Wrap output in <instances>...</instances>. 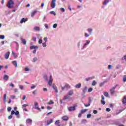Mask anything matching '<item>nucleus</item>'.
Wrapping results in <instances>:
<instances>
[{
  "label": "nucleus",
  "instance_id": "nucleus-1",
  "mask_svg": "<svg viewBox=\"0 0 126 126\" xmlns=\"http://www.w3.org/2000/svg\"><path fill=\"white\" fill-rule=\"evenodd\" d=\"M14 5V2L12 0H9L7 4V7L8 8H12Z\"/></svg>",
  "mask_w": 126,
  "mask_h": 126
},
{
  "label": "nucleus",
  "instance_id": "nucleus-2",
  "mask_svg": "<svg viewBox=\"0 0 126 126\" xmlns=\"http://www.w3.org/2000/svg\"><path fill=\"white\" fill-rule=\"evenodd\" d=\"M76 107H77V104H74L73 106L67 107V110L69 112H72L73 111H75Z\"/></svg>",
  "mask_w": 126,
  "mask_h": 126
},
{
  "label": "nucleus",
  "instance_id": "nucleus-3",
  "mask_svg": "<svg viewBox=\"0 0 126 126\" xmlns=\"http://www.w3.org/2000/svg\"><path fill=\"white\" fill-rule=\"evenodd\" d=\"M117 86H118V85H116L114 86L113 87H112L111 89H110V92L111 95H114V94H115V89H116V88H117Z\"/></svg>",
  "mask_w": 126,
  "mask_h": 126
},
{
  "label": "nucleus",
  "instance_id": "nucleus-4",
  "mask_svg": "<svg viewBox=\"0 0 126 126\" xmlns=\"http://www.w3.org/2000/svg\"><path fill=\"white\" fill-rule=\"evenodd\" d=\"M71 87L68 84H65L64 87H62V90H64L65 89H69Z\"/></svg>",
  "mask_w": 126,
  "mask_h": 126
},
{
  "label": "nucleus",
  "instance_id": "nucleus-5",
  "mask_svg": "<svg viewBox=\"0 0 126 126\" xmlns=\"http://www.w3.org/2000/svg\"><path fill=\"white\" fill-rule=\"evenodd\" d=\"M27 106H29V104H24L22 106L23 110L25 111V112H28V110H27V108H26V107H27Z\"/></svg>",
  "mask_w": 126,
  "mask_h": 126
},
{
  "label": "nucleus",
  "instance_id": "nucleus-6",
  "mask_svg": "<svg viewBox=\"0 0 126 126\" xmlns=\"http://www.w3.org/2000/svg\"><path fill=\"white\" fill-rule=\"evenodd\" d=\"M56 1H57V0H52L51 4L52 8H55L56 7Z\"/></svg>",
  "mask_w": 126,
  "mask_h": 126
},
{
  "label": "nucleus",
  "instance_id": "nucleus-7",
  "mask_svg": "<svg viewBox=\"0 0 126 126\" xmlns=\"http://www.w3.org/2000/svg\"><path fill=\"white\" fill-rule=\"evenodd\" d=\"M53 83V77L52 76H50L49 77V81L48 82V85L49 86H52V84Z\"/></svg>",
  "mask_w": 126,
  "mask_h": 126
},
{
  "label": "nucleus",
  "instance_id": "nucleus-8",
  "mask_svg": "<svg viewBox=\"0 0 126 126\" xmlns=\"http://www.w3.org/2000/svg\"><path fill=\"white\" fill-rule=\"evenodd\" d=\"M52 87L53 89L55 90V92H56V93H58V92H59V90H58V88H57L56 84H53L52 85Z\"/></svg>",
  "mask_w": 126,
  "mask_h": 126
},
{
  "label": "nucleus",
  "instance_id": "nucleus-9",
  "mask_svg": "<svg viewBox=\"0 0 126 126\" xmlns=\"http://www.w3.org/2000/svg\"><path fill=\"white\" fill-rule=\"evenodd\" d=\"M38 103L37 102H34V109H36V110H38V111H41V108H39V107H38Z\"/></svg>",
  "mask_w": 126,
  "mask_h": 126
},
{
  "label": "nucleus",
  "instance_id": "nucleus-10",
  "mask_svg": "<svg viewBox=\"0 0 126 126\" xmlns=\"http://www.w3.org/2000/svg\"><path fill=\"white\" fill-rule=\"evenodd\" d=\"M9 54H10V52H6L4 55V58L6 60L8 59V58H9Z\"/></svg>",
  "mask_w": 126,
  "mask_h": 126
},
{
  "label": "nucleus",
  "instance_id": "nucleus-11",
  "mask_svg": "<svg viewBox=\"0 0 126 126\" xmlns=\"http://www.w3.org/2000/svg\"><path fill=\"white\" fill-rule=\"evenodd\" d=\"M62 120H63V121H68V116H64L62 117Z\"/></svg>",
  "mask_w": 126,
  "mask_h": 126
},
{
  "label": "nucleus",
  "instance_id": "nucleus-12",
  "mask_svg": "<svg viewBox=\"0 0 126 126\" xmlns=\"http://www.w3.org/2000/svg\"><path fill=\"white\" fill-rule=\"evenodd\" d=\"M68 96H72L73 95V90H70L68 93Z\"/></svg>",
  "mask_w": 126,
  "mask_h": 126
},
{
  "label": "nucleus",
  "instance_id": "nucleus-13",
  "mask_svg": "<svg viewBox=\"0 0 126 126\" xmlns=\"http://www.w3.org/2000/svg\"><path fill=\"white\" fill-rule=\"evenodd\" d=\"M28 20V19L27 18L25 19L24 18H23L20 21V23L22 24L23 23V22H26V21H27Z\"/></svg>",
  "mask_w": 126,
  "mask_h": 126
},
{
  "label": "nucleus",
  "instance_id": "nucleus-14",
  "mask_svg": "<svg viewBox=\"0 0 126 126\" xmlns=\"http://www.w3.org/2000/svg\"><path fill=\"white\" fill-rule=\"evenodd\" d=\"M26 123V124H31V125H32V120L28 119H27Z\"/></svg>",
  "mask_w": 126,
  "mask_h": 126
},
{
  "label": "nucleus",
  "instance_id": "nucleus-15",
  "mask_svg": "<svg viewBox=\"0 0 126 126\" xmlns=\"http://www.w3.org/2000/svg\"><path fill=\"white\" fill-rule=\"evenodd\" d=\"M53 119H50V120L47 121V126H49L51 125L52 123H53Z\"/></svg>",
  "mask_w": 126,
  "mask_h": 126
},
{
  "label": "nucleus",
  "instance_id": "nucleus-16",
  "mask_svg": "<svg viewBox=\"0 0 126 126\" xmlns=\"http://www.w3.org/2000/svg\"><path fill=\"white\" fill-rule=\"evenodd\" d=\"M8 78H9L8 75H4V77H3L4 80L7 81V80H8Z\"/></svg>",
  "mask_w": 126,
  "mask_h": 126
},
{
  "label": "nucleus",
  "instance_id": "nucleus-17",
  "mask_svg": "<svg viewBox=\"0 0 126 126\" xmlns=\"http://www.w3.org/2000/svg\"><path fill=\"white\" fill-rule=\"evenodd\" d=\"M122 103L124 105H126V96H124V97L123 98V100H122Z\"/></svg>",
  "mask_w": 126,
  "mask_h": 126
},
{
  "label": "nucleus",
  "instance_id": "nucleus-18",
  "mask_svg": "<svg viewBox=\"0 0 126 126\" xmlns=\"http://www.w3.org/2000/svg\"><path fill=\"white\" fill-rule=\"evenodd\" d=\"M75 87V88H77V89L80 88V87H81V84L79 83V84L76 85Z\"/></svg>",
  "mask_w": 126,
  "mask_h": 126
},
{
  "label": "nucleus",
  "instance_id": "nucleus-19",
  "mask_svg": "<svg viewBox=\"0 0 126 126\" xmlns=\"http://www.w3.org/2000/svg\"><path fill=\"white\" fill-rule=\"evenodd\" d=\"M86 112H87V109H82V110H81L80 113L82 115V114H84V113H85Z\"/></svg>",
  "mask_w": 126,
  "mask_h": 126
},
{
  "label": "nucleus",
  "instance_id": "nucleus-20",
  "mask_svg": "<svg viewBox=\"0 0 126 126\" xmlns=\"http://www.w3.org/2000/svg\"><path fill=\"white\" fill-rule=\"evenodd\" d=\"M12 54L14 58H15V59H16V58H17V54L15 53V52H14V51H12Z\"/></svg>",
  "mask_w": 126,
  "mask_h": 126
},
{
  "label": "nucleus",
  "instance_id": "nucleus-21",
  "mask_svg": "<svg viewBox=\"0 0 126 126\" xmlns=\"http://www.w3.org/2000/svg\"><path fill=\"white\" fill-rule=\"evenodd\" d=\"M37 12H38V11H34L31 14V17H33L34 16V15H35V14H36V13H37Z\"/></svg>",
  "mask_w": 126,
  "mask_h": 126
},
{
  "label": "nucleus",
  "instance_id": "nucleus-22",
  "mask_svg": "<svg viewBox=\"0 0 126 126\" xmlns=\"http://www.w3.org/2000/svg\"><path fill=\"white\" fill-rule=\"evenodd\" d=\"M12 63L13 64H14V65H15L16 67H17L18 65H17V62H16V61H13L12 62Z\"/></svg>",
  "mask_w": 126,
  "mask_h": 126
},
{
  "label": "nucleus",
  "instance_id": "nucleus-23",
  "mask_svg": "<svg viewBox=\"0 0 126 126\" xmlns=\"http://www.w3.org/2000/svg\"><path fill=\"white\" fill-rule=\"evenodd\" d=\"M38 49V46H35V45H32V46H31L30 47V49H31V50H32V49Z\"/></svg>",
  "mask_w": 126,
  "mask_h": 126
},
{
  "label": "nucleus",
  "instance_id": "nucleus-24",
  "mask_svg": "<svg viewBox=\"0 0 126 126\" xmlns=\"http://www.w3.org/2000/svg\"><path fill=\"white\" fill-rule=\"evenodd\" d=\"M21 41L24 45H26V40H25V39L22 38Z\"/></svg>",
  "mask_w": 126,
  "mask_h": 126
},
{
  "label": "nucleus",
  "instance_id": "nucleus-25",
  "mask_svg": "<svg viewBox=\"0 0 126 126\" xmlns=\"http://www.w3.org/2000/svg\"><path fill=\"white\" fill-rule=\"evenodd\" d=\"M90 43V40H87V42L84 45V48H85L87 45H88Z\"/></svg>",
  "mask_w": 126,
  "mask_h": 126
},
{
  "label": "nucleus",
  "instance_id": "nucleus-26",
  "mask_svg": "<svg viewBox=\"0 0 126 126\" xmlns=\"http://www.w3.org/2000/svg\"><path fill=\"white\" fill-rule=\"evenodd\" d=\"M103 94L105 97H109V93L108 92H104Z\"/></svg>",
  "mask_w": 126,
  "mask_h": 126
},
{
  "label": "nucleus",
  "instance_id": "nucleus-27",
  "mask_svg": "<svg viewBox=\"0 0 126 126\" xmlns=\"http://www.w3.org/2000/svg\"><path fill=\"white\" fill-rule=\"evenodd\" d=\"M34 29L35 31H40V28H39V27H35Z\"/></svg>",
  "mask_w": 126,
  "mask_h": 126
},
{
  "label": "nucleus",
  "instance_id": "nucleus-28",
  "mask_svg": "<svg viewBox=\"0 0 126 126\" xmlns=\"http://www.w3.org/2000/svg\"><path fill=\"white\" fill-rule=\"evenodd\" d=\"M96 84H97V82H96L95 80L93 81V83L92 84V86H95Z\"/></svg>",
  "mask_w": 126,
  "mask_h": 126
},
{
  "label": "nucleus",
  "instance_id": "nucleus-29",
  "mask_svg": "<svg viewBox=\"0 0 126 126\" xmlns=\"http://www.w3.org/2000/svg\"><path fill=\"white\" fill-rule=\"evenodd\" d=\"M123 82H126V75H124L123 76Z\"/></svg>",
  "mask_w": 126,
  "mask_h": 126
},
{
  "label": "nucleus",
  "instance_id": "nucleus-30",
  "mask_svg": "<svg viewBox=\"0 0 126 126\" xmlns=\"http://www.w3.org/2000/svg\"><path fill=\"white\" fill-rule=\"evenodd\" d=\"M15 116H17V118H19V116H18V115H19V111H17L15 112Z\"/></svg>",
  "mask_w": 126,
  "mask_h": 126
},
{
  "label": "nucleus",
  "instance_id": "nucleus-31",
  "mask_svg": "<svg viewBox=\"0 0 126 126\" xmlns=\"http://www.w3.org/2000/svg\"><path fill=\"white\" fill-rule=\"evenodd\" d=\"M109 1L110 0H105L103 2V4H104V5H106V4H107V3H108V2H109Z\"/></svg>",
  "mask_w": 126,
  "mask_h": 126
},
{
  "label": "nucleus",
  "instance_id": "nucleus-32",
  "mask_svg": "<svg viewBox=\"0 0 126 126\" xmlns=\"http://www.w3.org/2000/svg\"><path fill=\"white\" fill-rule=\"evenodd\" d=\"M91 102L90 101L89 102V103L88 104H86L85 103L84 104L85 107H89L90 106Z\"/></svg>",
  "mask_w": 126,
  "mask_h": 126
},
{
  "label": "nucleus",
  "instance_id": "nucleus-33",
  "mask_svg": "<svg viewBox=\"0 0 126 126\" xmlns=\"http://www.w3.org/2000/svg\"><path fill=\"white\" fill-rule=\"evenodd\" d=\"M48 105H52L54 104V101L52 100L50 101L49 102L47 103Z\"/></svg>",
  "mask_w": 126,
  "mask_h": 126
},
{
  "label": "nucleus",
  "instance_id": "nucleus-34",
  "mask_svg": "<svg viewBox=\"0 0 126 126\" xmlns=\"http://www.w3.org/2000/svg\"><path fill=\"white\" fill-rule=\"evenodd\" d=\"M86 90H87V87H85L84 88L83 90V92L84 93H85L86 92Z\"/></svg>",
  "mask_w": 126,
  "mask_h": 126
},
{
  "label": "nucleus",
  "instance_id": "nucleus-35",
  "mask_svg": "<svg viewBox=\"0 0 126 126\" xmlns=\"http://www.w3.org/2000/svg\"><path fill=\"white\" fill-rule=\"evenodd\" d=\"M37 60H38V59H37V57L34 58L33 59V60H32L33 63H35V62H37Z\"/></svg>",
  "mask_w": 126,
  "mask_h": 126
},
{
  "label": "nucleus",
  "instance_id": "nucleus-36",
  "mask_svg": "<svg viewBox=\"0 0 126 126\" xmlns=\"http://www.w3.org/2000/svg\"><path fill=\"white\" fill-rule=\"evenodd\" d=\"M69 98V95H65L64 96V100H66V99H68Z\"/></svg>",
  "mask_w": 126,
  "mask_h": 126
},
{
  "label": "nucleus",
  "instance_id": "nucleus-37",
  "mask_svg": "<svg viewBox=\"0 0 126 126\" xmlns=\"http://www.w3.org/2000/svg\"><path fill=\"white\" fill-rule=\"evenodd\" d=\"M93 90V89L92 88H90L88 89V92H92Z\"/></svg>",
  "mask_w": 126,
  "mask_h": 126
},
{
  "label": "nucleus",
  "instance_id": "nucleus-38",
  "mask_svg": "<svg viewBox=\"0 0 126 126\" xmlns=\"http://www.w3.org/2000/svg\"><path fill=\"white\" fill-rule=\"evenodd\" d=\"M100 102L102 105H105L106 104V102L103 100H101Z\"/></svg>",
  "mask_w": 126,
  "mask_h": 126
},
{
  "label": "nucleus",
  "instance_id": "nucleus-39",
  "mask_svg": "<svg viewBox=\"0 0 126 126\" xmlns=\"http://www.w3.org/2000/svg\"><path fill=\"white\" fill-rule=\"evenodd\" d=\"M43 43V40L42 39H40L38 40V44H42Z\"/></svg>",
  "mask_w": 126,
  "mask_h": 126
},
{
  "label": "nucleus",
  "instance_id": "nucleus-40",
  "mask_svg": "<svg viewBox=\"0 0 126 126\" xmlns=\"http://www.w3.org/2000/svg\"><path fill=\"white\" fill-rule=\"evenodd\" d=\"M59 124H60V121L59 120H57V121H56V122H55V125H59Z\"/></svg>",
  "mask_w": 126,
  "mask_h": 126
},
{
  "label": "nucleus",
  "instance_id": "nucleus-41",
  "mask_svg": "<svg viewBox=\"0 0 126 126\" xmlns=\"http://www.w3.org/2000/svg\"><path fill=\"white\" fill-rule=\"evenodd\" d=\"M42 46H43V47L44 48L47 47V44H46V42H43V43H42Z\"/></svg>",
  "mask_w": 126,
  "mask_h": 126
},
{
  "label": "nucleus",
  "instance_id": "nucleus-42",
  "mask_svg": "<svg viewBox=\"0 0 126 126\" xmlns=\"http://www.w3.org/2000/svg\"><path fill=\"white\" fill-rule=\"evenodd\" d=\"M0 39H4V35H0Z\"/></svg>",
  "mask_w": 126,
  "mask_h": 126
},
{
  "label": "nucleus",
  "instance_id": "nucleus-43",
  "mask_svg": "<svg viewBox=\"0 0 126 126\" xmlns=\"http://www.w3.org/2000/svg\"><path fill=\"white\" fill-rule=\"evenodd\" d=\"M91 116H92V115L90 114H88V115H87V119H89V118H91Z\"/></svg>",
  "mask_w": 126,
  "mask_h": 126
},
{
  "label": "nucleus",
  "instance_id": "nucleus-44",
  "mask_svg": "<svg viewBox=\"0 0 126 126\" xmlns=\"http://www.w3.org/2000/svg\"><path fill=\"white\" fill-rule=\"evenodd\" d=\"M7 96V95L6 94H4V101H5V100H6Z\"/></svg>",
  "mask_w": 126,
  "mask_h": 126
},
{
  "label": "nucleus",
  "instance_id": "nucleus-45",
  "mask_svg": "<svg viewBox=\"0 0 126 126\" xmlns=\"http://www.w3.org/2000/svg\"><path fill=\"white\" fill-rule=\"evenodd\" d=\"M88 32H89L90 33H92V32H93V30H92V29H89L88 30Z\"/></svg>",
  "mask_w": 126,
  "mask_h": 126
},
{
  "label": "nucleus",
  "instance_id": "nucleus-46",
  "mask_svg": "<svg viewBox=\"0 0 126 126\" xmlns=\"http://www.w3.org/2000/svg\"><path fill=\"white\" fill-rule=\"evenodd\" d=\"M51 14H53V15H56V13L54 11H52L50 12Z\"/></svg>",
  "mask_w": 126,
  "mask_h": 126
},
{
  "label": "nucleus",
  "instance_id": "nucleus-47",
  "mask_svg": "<svg viewBox=\"0 0 126 126\" xmlns=\"http://www.w3.org/2000/svg\"><path fill=\"white\" fill-rule=\"evenodd\" d=\"M12 118H13L12 115L11 114L10 115H9V116H8V119L9 120H10L11 119H12Z\"/></svg>",
  "mask_w": 126,
  "mask_h": 126
},
{
  "label": "nucleus",
  "instance_id": "nucleus-48",
  "mask_svg": "<svg viewBox=\"0 0 126 126\" xmlns=\"http://www.w3.org/2000/svg\"><path fill=\"white\" fill-rule=\"evenodd\" d=\"M57 26H58V24H55L53 25V28H57Z\"/></svg>",
  "mask_w": 126,
  "mask_h": 126
},
{
  "label": "nucleus",
  "instance_id": "nucleus-49",
  "mask_svg": "<svg viewBox=\"0 0 126 126\" xmlns=\"http://www.w3.org/2000/svg\"><path fill=\"white\" fill-rule=\"evenodd\" d=\"M15 114V112L14 111V110H12L11 112V115H14Z\"/></svg>",
  "mask_w": 126,
  "mask_h": 126
},
{
  "label": "nucleus",
  "instance_id": "nucleus-50",
  "mask_svg": "<svg viewBox=\"0 0 126 126\" xmlns=\"http://www.w3.org/2000/svg\"><path fill=\"white\" fill-rule=\"evenodd\" d=\"M43 40H44V41H45V42H47V41H48V38H47V37H45L43 38Z\"/></svg>",
  "mask_w": 126,
  "mask_h": 126
},
{
  "label": "nucleus",
  "instance_id": "nucleus-51",
  "mask_svg": "<svg viewBox=\"0 0 126 126\" xmlns=\"http://www.w3.org/2000/svg\"><path fill=\"white\" fill-rule=\"evenodd\" d=\"M7 111H8V112H10V111H11V107H8Z\"/></svg>",
  "mask_w": 126,
  "mask_h": 126
},
{
  "label": "nucleus",
  "instance_id": "nucleus-52",
  "mask_svg": "<svg viewBox=\"0 0 126 126\" xmlns=\"http://www.w3.org/2000/svg\"><path fill=\"white\" fill-rule=\"evenodd\" d=\"M60 10L62 11V12H64L65 11L64 8H61Z\"/></svg>",
  "mask_w": 126,
  "mask_h": 126
},
{
  "label": "nucleus",
  "instance_id": "nucleus-53",
  "mask_svg": "<svg viewBox=\"0 0 126 126\" xmlns=\"http://www.w3.org/2000/svg\"><path fill=\"white\" fill-rule=\"evenodd\" d=\"M24 88V87L22 85H20L19 86V88L21 89V90H22V89H23V88Z\"/></svg>",
  "mask_w": 126,
  "mask_h": 126
},
{
  "label": "nucleus",
  "instance_id": "nucleus-54",
  "mask_svg": "<svg viewBox=\"0 0 126 126\" xmlns=\"http://www.w3.org/2000/svg\"><path fill=\"white\" fill-rule=\"evenodd\" d=\"M44 26L46 29H48L49 28V26L47 24H45Z\"/></svg>",
  "mask_w": 126,
  "mask_h": 126
},
{
  "label": "nucleus",
  "instance_id": "nucleus-55",
  "mask_svg": "<svg viewBox=\"0 0 126 126\" xmlns=\"http://www.w3.org/2000/svg\"><path fill=\"white\" fill-rule=\"evenodd\" d=\"M93 113L94 114H97V113H98V111L96 110H94Z\"/></svg>",
  "mask_w": 126,
  "mask_h": 126
},
{
  "label": "nucleus",
  "instance_id": "nucleus-56",
  "mask_svg": "<svg viewBox=\"0 0 126 126\" xmlns=\"http://www.w3.org/2000/svg\"><path fill=\"white\" fill-rule=\"evenodd\" d=\"M47 110H52V107L51 106H47Z\"/></svg>",
  "mask_w": 126,
  "mask_h": 126
},
{
  "label": "nucleus",
  "instance_id": "nucleus-57",
  "mask_svg": "<svg viewBox=\"0 0 126 126\" xmlns=\"http://www.w3.org/2000/svg\"><path fill=\"white\" fill-rule=\"evenodd\" d=\"M90 79H91V77L88 78H86L85 80H86V81H89V80H90Z\"/></svg>",
  "mask_w": 126,
  "mask_h": 126
},
{
  "label": "nucleus",
  "instance_id": "nucleus-58",
  "mask_svg": "<svg viewBox=\"0 0 126 126\" xmlns=\"http://www.w3.org/2000/svg\"><path fill=\"white\" fill-rule=\"evenodd\" d=\"M36 38L35 37H32V40L34 41V42H36Z\"/></svg>",
  "mask_w": 126,
  "mask_h": 126
},
{
  "label": "nucleus",
  "instance_id": "nucleus-59",
  "mask_svg": "<svg viewBox=\"0 0 126 126\" xmlns=\"http://www.w3.org/2000/svg\"><path fill=\"white\" fill-rule=\"evenodd\" d=\"M106 112H110V111H111V109H110V108H106Z\"/></svg>",
  "mask_w": 126,
  "mask_h": 126
},
{
  "label": "nucleus",
  "instance_id": "nucleus-60",
  "mask_svg": "<svg viewBox=\"0 0 126 126\" xmlns=\"http://www.w3.org/2000/svg\"><path fill=\"white\" fill-rule=\"evenodd\" d=\"M104 83H101L100 84H99V86L100 87H102V86H103V85H104Z\"/></svg>",
  "mask_w": 126,
  "mask_h": 126
},
{
  "label": "nucleus",
  "instance_id": "nucleus-61",
  "mask_svg": "<svg viewBox=\"0 0 126 126\" xmlns=\"http://www.w3.org/2000/svg\"><path fill=\"white\" fill-rule=\"evenodd\" d=\"M25 71H29V70H30V69H29V68H25Z\"/></svg>",
  "mask_w": 126,
  "mask_h": 126
},
{
  "label": "nucleus",
  "instance_id": "nucleus-62",
  "mask_svg": "<svg viewBox=\"0 0 126 126\" xmlns=\"http://www.w3.org/2000/svg\"><path fill=\"white\" fill-rule=\"evenodd\" d=\"M36 88V86H32L31 87V88L32 89H34V88Z\"/></svg>",
  "mask_w": 126,
  "mask_h": 126
},
{
  "label": "nucleus",
  "instance_id": "nucleus-63",
  "mask_svg": "<svg viewBox=\"0 0 126 126\" xmlns=\"http://www.w3.org/2000/svg\"><path fill=\"white\" fill-rule=\"evenodd\" d=\"M82 114L80 112L78 115V118H80Z\"/></svg>",
  "mask_w": 126,
  "mask_h": 126
},
{
  "label": "nucleus",
  "instance_id": "nucleus-64",
  "mask_svg": "<svg viewBox=\"0 0 126 126\" xmlns=\"http://www.w3.org/2000/svg\"><path fill=\"white\" fill-rule=\"evenodd\" d=\"M43 91L47 92V91H48V89L46 88H43Z\"/></svg>",
  "mask_w": 126,
  "mask_h": 126
}]
</instances>
